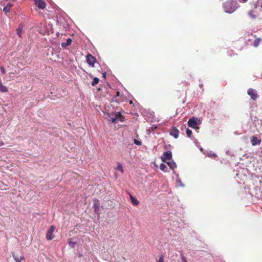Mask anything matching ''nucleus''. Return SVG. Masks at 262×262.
I'll list each match as a JSON object with an SVG mask.
<instances>
[{"instance_id": "obj_5", "label": "nucleus", "mask_w": 262, "mask_h": 262, "mask_svg": "<svg viewBox=\"0 0 262 262\" xmlns=\"http://www.w3.org/2000/svg\"><path fill=\"white\" fill-rule=\"evenodd\" d=\"M34 4L39 9H43L46 7V4L43 0H34Z\"/></svg>"}, {"instance_id": "obj_13", "label": "nucleus", "mask_w": 262, "mask_h": 262, "mask_svg": "<svg viewBox=\"0 0 262 262\" xmlns=\"http://www.w3.org/2000/svg\"><path fill=\"white\" fill-rule=\"evenodd\" d=\"M248 15L252 19H255L257 17V15L255 14L253 10H250L248 12Z\"/></svg>"}, {"instance_id": "obj_11", "label": "nucleus", "mask_w": 262, "mask_h": 262, "mask_svg": "<svg viewBox=\"0 0 262 262\" xmlns=\"http://www.w3.org/2000/svg\"><path fill=\"white\" fill-rule=\"evenodd\" d=\"M72 43V39L71 38H68L66 42H62L61 43V47L63 48H66L70 46Z\"/></svg>"}, {"instance_id": "obj_29", "label": "nucleus", "mask_w": 262, "mask_h": 262, "mask_svg": "<svg viewBox=\"0 0 262 262\" xmlns=\"http://www.w3.org/2000/svg\"><path fill=\"white\" fill-rule=\"evenodd\" d=\"M158 262H164L163 256V255H161L160 256V257L159 258V259L158 261Z\"/></svg>"}, {"instance_id": "obj_8", "label": "nucleus", "mask_w": 262, "mask_h": 262, "mask_svg": "<svg viewBox=\"0 0 262 262\" xmlns=\"http://www.w3.org/2000/svg\"><path fill=\"white\" fill-rule=\"evenodd\" d=\"M179 131L175 127H173L170 132V135L173 136L174 138L177 139L179 137Z\"/></svg>"}, {"instance_id": "obj_30", "label": "nucleus", "mask_w": 262, "mask_h": 262, "mask_svg": "<svg viewBox=\"0 0 262 262\" xmlns=\"http://www.w3.org/2000/svg\"><path fill=\"white\" fill-rule=\"evenodd\" d=\"M13 257L15 260V262H21L20 261H19V260L18 259V257H16L15 256L13 255Z\"/></svg>"}, {"instance_id": "obj_17", "label": "nucleus", "mask_w": 262, "mask_h": 262, "mask_svg": "<svg viewBox=\"0 0 262 262\" xmlns=\"http://www.w3.org/2000/svg\"><path fill=\"white\" fill-rule=\"evenodd\" d=\"M160 168L163 171H165V172L167 171V170H166L167 166H166V165L165 164H164L163 163H161L160 164Z\"/></svg>"}, {"instance_id": "obj_36", "label": "nucleus", "mask_w": 262, "mask_h": 262, "mask_svg": "<svg viewBox=\"0 0 262 262\" xmlns=\"http://www.w3.org/2000/svg\"><path fill=\"white\" fill-rule=\"evenodd\" d=\"M129 103H130V104H132V103H133V101H132V100H130V101H129Z\"/></svg>"}, {"instance_id": "obj_15", "label": "nucleus", "mask_w": 262, "mask_h": 262, "mask_svg": "<svg viewBox=\"0 0 262 262\" xmlns=\"http://www.w3.org/2000/svg\"><path fill=\"white\" fill-rule=\"evenodd\" d=\"M116 169L119 170L122 173H123L124 170L122 167V166L120 163H117V166L116 168Z\"/></svg>"}, {"instance_id": "obj_2", "label": "nucleus", "mask_w": 262, "mask_h": 262, "mask_svg": "<svg viewBox=\"0 0 262 262\" xmlns=\"http://www.w3.org/2000/svg\"><path fill=\"white\" fill-rule=\"evenodd\" d=\"M55 227L54 226L52 225L48 230L47 231V232L46 233V238L49 240L51 241L52 239L54 238V235L53 234V232L55 230Z\"/></svg>"}, {"instance_id": "obj_35", "label": "nucleus", "mask_w": 262, "mask_h": 262, "mask_svg": "<svg viewBox=\"0 0 262 262\" xmlns=\"http://www.w3.org/2000/svg\"><path fill=\"white\" fill-rule=\"evenodd\" d=\"M3 144H4V143H3V142H1V143H0V146H1V145H3Z\"/></svg>"}, {"instance_id": "obj_7", "label": "nucleus", "mask_w": 262, "mask_h": 262, "mask_svg": "<svg viewBox=\"0 0 262 262\" xmlns=\"http://www.w3.org/2000/svg\"><path fill=\"white\" fill-rule=\"evenodd\" d=\"M172 158V154L170 151H167L163 154L162 157H161L162 161L165 162L166 160H170Z\"/></svg>"}, {"instance_id": "obj_24", "label": "nucleus", "mask_w": 262, "mask_h": 262, "mask_svg": "<svg viewBox=\"0 0 262 262\" xmlns=\"http://www.w3.org/2000/svg\"><path fill=\"white\" fill-rule=\"evenodd\" d=\"M76 242H73L71 240L69 242V245L71 248H74L75 245H76Z\"/></svg>"}, {"instance_id": "obj_27", "label": "nucleus", "mask_w": 262, "mask_h": 262, "mask_svg": "<svg viewBox=\"0 0 262 262\" xmlns=\"http://www.w3.org/2000/svg\"><path fill=\"white\" fill-rule=\"evenodd\" d=\"M181 257L182 262H188L186 260V258L183 255H181Z\"/></svg>"}, {"instance_id": "obj_33", "label": "nucleus", "mask_w": 262, "mask_h": 262, "mask_svg": "<svg viewBox=\"0 0 262 262\" xmlns=\"http://www.w3.org/2000/svg\"><path fill=\"white\" fill-rule=\"evenodd\" d=\"M119 95H120V92L118 91L116 93V96H119Z\"/></svg>"}, {"instance_id": "obj_3", "label": "nucleus", "mask_w": 262, "mask_h": 262, "mask_svg": "<svg viewBox=\"0 0 262 262\" xmlns=\"http://www.w3.org/2000/svg\"><path fill=\"white\" fill-rule=\"evenodd\" d=\"M87 63L92 67H94L96 58L91 54H88L86 57Z\"/></svg>"}, {"instance_id": "obj_10", "label": "nucleus", "mask_w": 262, "mask_h": 262, "mask_svg": "<svg viewBox=\"0 0 262 262\" xmlns=\"http://www.w3.org/2000/svg\"><path fill=\"white\" fill-rule=\"evenodd\" d=\"M129 198L132 204L135 206H137L139 204V202L134 198L132 194L129 195Z\"/></svg>"}, {"instance_id": "obj_34", "label": "nucleus", "mask_w": 262, "mask_h": 262, "mask_svg": "<svg viewBox=\"0 0 262 262\" xmlns=\"http://www.w3.org/2000/svg\"><path fill=\"white\" fill-rule=\"evenodd\" d=\"M248 0H241V2H243V3H245Z\"/></svg>"}, {"instance_id": "obj_31", "label": "nucleus", "mask_w": 262, "mask_h": 262, "mask_svg": "<svg viewBox=\"0 0 262 262\" xmlns=\"http://www.w3.org/2000/svg\"><path fill=\"white\" fill-rule=\"evenodd\" d=\"M116 119H117V118H116V117H112V123H114V122H115Z\"/></svg>"}, {"instance_id": "obj_9", "label": "nucleus", "mask_w": 262, "mask_h": 262, "mask_svg": "<svg viewBox=\"0 0 262 262\" xmlns=\"http://www.w3.org/2000/svg\"><path fill=\"white\" fill-rule=\"evenodd\" d=\"M251 142L253 146H255L257 144H260L261 140H258L257 138L255 136H252L251 138Z\"/></svg>"}, {"instance_id": "obj_20", "label": "nucleus", "mask_w": 262, "mask_h": 262, "mask_svg": "<svg viewBox=\"0 0 262 262\" xmlns=\"http://www.w3.org/2000/svg\"><path fill=\"white\" fill-rule=\"evenodd\" d=\"M11 6H12V5H7L6 7H4V8L3 9L4 12H5L6 13L9 12L10 8Z\"/></svg>"}, {"instance_id": "obj_6", "label": "nucleus", "mask_w": 262, "mask_h": 262, "mask_svg": "<svg viewBox=\"0 0 262 262\" xmlns=\"http://www.w3.org/2000/svg\"><path fill=\"white\" fill-rule=\"evenodd\" d=\"M187 123L189 127L193 128H196V125H198L197 119L196 118L192 117L189 119Z\"/></svg>"}, {"instance_id": "obj_1", "label": "nucleus", "mask_w": 262, "mask_h": 262, "mask_svg": "<svg viewBox=\"0 0 262 262\" xmlns=\"http://www.w3.org/2000/svg\"><path fill=\"white\" fill-rule=\"evenodd\" d=\"M237 2L236 1H227L224 5L225 12L231 13L234 12L236 8Z\"/></svg>"}, {"instance_id": "obj_19", "label": "nucleus", "mask_w": 262, "mask_h": 262, "mask_svg": "<svg viewBox=\"0 0 262 262\" xmlns=\"http://www.w3.org/2000/svg\"><path fill=\"white\" fill-rule=\"evenodd\" d=\"M93 207L94 208L95 211L98 210L99 208V204L98 203V200L96 201L95 203L93 204Z\"/></svg>"}, {"instance_id": "obj_21", "label": "nucleus", "mask_w": 262, "mask_h": 262, "mask_svg": "<svg viewBox=\"0 0 262 262\" xmlns=\"http://www.w3.org/2000/svg\"><path fill=\"white\" fill-rule=\"evenodd\" d=\"M157 126L154 125H152L148 130L147 134L150 135L152 132H153L155 129L157 128Z\"/></svg>"}, {"instance_id": "obj_26", "label": "nucleus", "mask_w": 262, "mask_h": 262, "mask_svg": "<svg viewBox=\"0 0 262 262\" xmlns=\"http://www.w3.org/2000/svg\"><path fill=\"white\" fill-rule=\"evenodd\" d=\"M21 33V29L19 28L17 29V34L19 37H20Z\"/></svg>"}, {"instance_id": "obj_25", "label": "nucleus", "mask_w": 262, "mask_h": 262, "mask_svg": "<svg viewBox=\"0 0 262 262\" xmlns=\"http://www.w3.org/2000/svg\"><path fill=\"white\" fill-rule=\"evenodd\" d=\"M134 142L136 145H141V143H142L141 141H139L137 140V139H134Z\"/></svg>"}, {"instance_id": "obj_37", "label": "nucleus", "mask_w": 262, "mask_h": 262, "mask_svg": "<svg viewBox=\"0 0 262 262\" xmlns=\"http://www.w3.org/2000/svg\"><path fill=\"white\" fill-rule=\"evenodd\" d=\"M103 77H105V73H104V74H103Z\"/></svg>"}, {"instance_id": "obj_32", "label": "nucleus", "mask_w": 262, "mask_h": 262, "mask_svg": "<svg viewBox=\"0 0 262 262\" xmlns=\"http://www.w3.org/2000/svg\"><path fill=\"white\" fill-rule=\"evenodd\" d=\"M18 259L21 261L22 260H25V257L23 256H20L19 258H18Z\"/></svg>"}, {"instance_id": "obj_23", "label": "nucleus", "mask_w": 262, "mask_h": 262, "mask_svg": "<svg viewBox=\"0 0 262 262\" xmlns=\"http://www.w3.org/2000/svg\"><path fill=\"white\" fill-rule=\"evenodd\" d=\"M186 133L188 137H190L192 135L191 130L189 129L188 128L186 129Z\"/></svg>"}, {"instance_id": "obj_22", "label": "nucleus", "mask_w": 262, "mask_h": 262, "mask_svg": "<svg viewBox=\"0 0 262 262\" xmlns=\"http://www.w3.org/2000/svg\"><path fill=\"white\" fill-rule=\"evenodd\" d=\"M259 42H260V39L259 38L256 39L254 42V44H253L254 46L255 47H258V46L259 44Z\"/></svg>"}, {"instance_id": "obj_18", "label": "nucleus", "mask_w": 262, "mask_h": 262, "mask_svg": "<svg viewBox=\"0 0 262 262\" xmlns=\"http://www.w3.org/2000/svg\"><path fill=\"white\" fill-rule=\"evenodd\" d=\"M99 81V79L98 78H97V77H95L94 79H93V80L92 82V86H95L98 83Z\"/></svg>"}, {"instance_id": "obj_4", "label": "nucleus", "mask_w": 262, "mask_h": 262, "mask_svg": "<svg viewBox=\"0 0 262 262\" xmlns=\"http://www.w3.org/2000/svg\"><path fill=\"white\" fill-rule=\"evenodd\" d=\"M247 93L254 100H256L258 98L257 93L256 91L254 89H253L252 88L249 89Z\"/></svg>"}, {"instance_id": "obj_16", "label": "nucleus", "mask_w": 262, "mask_h": 262, "mask_svg": "<svg viewBox=\"0 0 262 262\" xmlns=\"http://www.w3.org/2000/svg\"><path fill=\"white\" fill-rule=\"evenodd\" d=\"M115 117L116 118H120V120L121 122L124 121V118L123 117L122 115L120 112H118L117 113L115 114Z\"/></svg>"}, {"instance_id": "obj_28", "label": "nucleus", "mask_w": 262, "mask_h": 262, "mask_svg": "<svg viewBox=\"0 0 262 262\" xmlns=\"http://www.w3.org/2000/svg\"><path fill=\"white\" fill-rule=\"evenodd\" d=\"M1 71L3 74H5L6 73L5 70L3 67H1Z\"/></svg>"}, {"instance_id": "obj_12", "label": "nucleus", "mask_w": 262, "mask_h": 262, "mask_svg": "<svg viewBox=\"0 0 262 262\" xmlns=\"http://www.w3.org/2000/svg\"><path fill=\"white\" fill-rule=\"evenodd\" d=\"M0 91L2 92H7L8 91V88L6 86H5L3 84V83L1 80H0Z\"/></svg>"}, {"instance_id": "obj_14", "label": "nucleus", "mask_w": 262, "mask_h": 262, "mask_svg": "<svg viewBox=\"0 0 262 262\" xmlns=\"http://www.w3.org/2000/svg\"><path fill=\"white\" fill-rule=\"evenodd\" d=\"M167 164L171 169H174L177 167L176 164L174 162H169Z\"/></svg>"}]
</instances>
